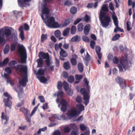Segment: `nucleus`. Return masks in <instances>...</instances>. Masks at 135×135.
<instances>
[{"label":"nucleus","mask_w":135,"mask_h":135,"mask_svg":"<svg viewBox=\"0 0 135 135\" xmlns=\"http://www.w3.org/2000/svg\"><path fill=\"white\" fill-rule=\"evenodd\" d=\"M53 135H61V133L59 131L57 130L54 133Z\"/></svg>","instance_id":"obj_64"},{"label":"nucleus","mask_w":135,"mask_h":135,"mask_svg":"<svg viewBox=\"0 0 135 135\" xmlns=\"http://www.w3.org/2000/svg\"><path fill=\"white\" fill-rule=\"evenodd\" d=\"M1 118L2 119H5L6 120V122L4 123V124H6L9 120L8 117L4 115V112H2V113Z\"/></svg>","instance_id":"obj_22"},{"label":"nucleus","mask_w":135,"mask_h":135,"mask_svg":"<svg viewBox=\"0 0 135 135\" xmlns=\"http://www.w3.org/2000/svg\"><path fill=\"white\" fill-rule=\"evenodd\" d=\"M16 45L15 44H11V51L12 52L15 50L16 48Z\"/></svg>","instance_id":"obj_49"},{"label":"nucleus","mask_w":135,"mask_h":135,"mask_svg":"<svg viewBox=\"0 0 135 135\" xmlns=\"http://www.w3.org/2000/svg\"><path fill=\"white\" fill-rule=\"evenodd\" d=\"M22 79L19 80V84L23 87H25L27 85V83L28 82L27 74L23 75Z\"/></svg>","instance_id":"obj_11"},{"label":"nucleus","mask_w":135,"mask_h":135,"mask_svg":"<svg viewBox=\"0 0 135 135\" xmlns=\"http://www.w3.org/2000/svg\"><path fill=\"white\" fill-rule=\"evenodd\" d=\"M5 71L7 73L9 74H10L12 73V70L9 67L6 68L5 69Z\"/></svg>","instance_id":"obj_47"},{"label":"nucleus","mask_w":135,"mask_h":135,"mask_svg":"<svg viewBox=\"0 0 135 135\" xmlns=\"http://www.w3.org/2000/svg\"><path fill=\"white\" fill-rule=\"evenodd\" d=\"M91 59L90 56L88 52L87 53L86 56L85 57V60L86 61H89Z\"/></svg>","instance_id":"obj_58"},{"label":"nucleus","mask_w":135,"mask_h":135,"mask_svg":"<svg viewBox=\"0 0 135 135\" xmlns=\"http://www.w3.org/2000/svg\"><path fill=\"white\" fill-rule=\"evenodd\" d=\"M62 82L60 81H59L57 83V87L58 89L60 90L62 88Z\"/></svg>","instance_id":"obj_51"},{"label":"nucleus","mask_w":135,"mask_h":135,"mask_svg":"<svg viewBox=\"0 0 135 135\" xmlns=\"http://www.w3.org/2000/svg\"><path fill=\"white\" fill-rule=\"evenodd\" d=\"M68 116L72 118L75 117L76 115H78V112L76 110L74 109H71L70 111H69L67 113Z\"/></svg>","instance_id":"obj_13"},{"label":"nucleus","mask_w":135,"mask_h":135,"mask_svg":"<svg viewBox=\"0 0 135 135\" xmlns=\"http://www.w3.org/2000/svg\"><path fill=\"white\" fill-rule=\"evenodd\" d=\"M82 38L83 40L85 42H88L89 41V39L86 36H83Z\"/></svg>","instance_id":"obj_52"},{"label":"nucleus","mask_w":135,"mask_h":135,"mask_svg":"<svg viewBox=\"0 0 135 135\" xmlns=\"http://www.w3.org/2000/svg\"><path fill=\"white\" fill-rule=\"evenodd\" d=\"M40 105V103H38L37 105L35 106V107L34 108L33 110H32V112H31V114H30V117H31L35 113L36 111L37 110L38 108V106Z\"/></svg>","instance_id":"obj_33"},{"label":"nucleus","mask_w":135,"mask_h":135,"mask_svg":"<svg viewBox=\"0 0 135 135\" xmlns=\"http://www.w3.org/2000/svg\"><path fill=\"white\" fill-rule=\"evenodd\" d=\"M37 78L41 82L43 83H45L47 81V78L44 76H41L40 77L38 76Z\"/></svg>","instance_id":"obj_27"},{"label":"nucleus","mask_w":135,"mask_h":135,"mask_svg":"<svg viewBox=\"0 0 135 135\" xmlns=\"http://www.w3.org/2000/svg\"><path fill=\"white\" fill-rule=\"evenodd\" d=\"M3 32L5 35V36L6 38V41H11L13 40V36L12 35H11L12 31L10 29L5 27L4 28Z\"/></svg>","instance_id":"obj_9"},{"label":"nucleus","mask_w":135,"mask_h":135,"mask_svg":"<svg viewBox=\"0 0 135 135\" xmlns=\"http://www.w3.org/2000/svg\"><path fill=\"white\" fill-rule=\"evenodd\" d=\"M39 57H42L44 59H45V62L46 64L48 67L50 66L51 63L48 53H45L43 52H40L39 53Z\"/></svg>","instance_id":"obj_8"},{"label":"nucleus","mask_w":135,"mask_h":135,"mask_svg":"<svg viewBox=\"0 0 135 135\" xmlns=\"http://www.w3.org/2000/svg\"><path fill=\"white\" fill-rule=\"evenodd\" d=\"M63 77L65 78H68V73L66 71L62 73Z\"/></svg>","instance_id":"obj_63"},{"label":"nucleus","mask_w":135,"mask_h":135,"mask_svg":"<svg viewBox=\"0 0 135 135\" xmlns=\"http://www.w3.org/2000/svg\"><path fill=\"white\" fill-rule=\"evenodd\" d=\"M120 36V35L118 34H116L112 37V40L113 41H115L119 39Z\"/></svg>","instance_id":"obj_36"},{"label":"nucleus","mask_w":135,"mask_h":135,"mask_svg":"<svg viewBox=\"0 0 135 135\" xmlns=\"http://www.w3.org/2000/svg\"><path fill=\"white\" fill-rule=\"evenodd\" d=\"M84 81L85 83V86L86 89L85 88H81L80 92L83 95V99L85 101L84 103L86 106L89 101L90 88L89 85V82L86 78H85L84 79Z\"/></svg>","instance_id":"obj_1"},{"label":"nucleus","mask_w":135,"mask_h":135,"mask_svg":"<svg viewBox=\"0 0 135 135\" xmlns=\"http://www.w3.org/2000/svg\"><path fill=\"white\" fill-rule=\"evenodd\" d=\"M31 0H18L19 6L21 7H25V2H29Z\"/></svg>","instance_id":"obj_19"},{"label":"nucleus","mask_w":135,"mask_h":135,"mask_svg":"<svg viewBox=\"0 0 135 135\" xmlns=\"http://www.w3.org/2000/svg\"><path fill=\"white\" fill-rule=\"evenodd\" d=\"M90 131L89 128H88L86 129V131L84 133L81 134L80 135H90Z\"/></svg>","instance_id":"obj_55"},{"label":"nucleus","mask_w":135,"mask_h":135,"mask_svg":"<svg viewBox=\"0 0 135 135\" xmlns=\"http://www.w3.org/2000/svg\"><path fill=\"white\" fill-rule=\"evenodd\" d=\"M70 62L72 65L75 66L76 65L77 61L76 59L74 58H72L70 60Z\"/></svg>","instance_id":"obj_41"},{"label":"nucleus","mask_w":135,"mask_h":135,"mask_svg":"<svg viewBox=\"0 0 135 135\" xmlns=\"http://www.w3.org/2000/svg\"><path fill=\"white\" fill-rule=\"evenodd\" d=\"M54 34L56 37L59 38L61 35L60 31L59 30L55 31L54 32Z\"/></svg>","instance_id":"obj_39"},{"label":"nucleus","mask_w":135,"mask_h":135,"mask_svg":"<svg viewBox=\"0 0 135 135\" xmlns=\"http://www.w3.org/2000/svg\"><path fill=\"white\" fill-rule=\"evenodd\" d=\"M47 39V34H43L41 37V41L42 42H43Z\"/></svg>","instance_id":"obj_30"},{"label":"nucleus","mask_w":135,"mask_h":135,"mask_svg":"<svg viewBox=\"0 0 135 135\" xmlns=\"http://www.w3.org/2000/svg\"><path fill=\"white\" fill-rule=\"evenodd\" d=\"M20 111L22 112L24 114V115L29 114L30 111L27 108H25L24 107H22L20 109Z\"/></svg>","instance_id":"obj_20"},{"label":"nucleus","mask_w":135,"mask_h":135,"mask_svg":"<svg viewBox=\"0 0 135 135\" xmlns=\"http://www.w3.org/2000/svg\"><path fill=\"white\" fill-rule=\"evenodd\" d=\"M99 18L102 26L105 27L108 26L111 21L110 17L108 16H106L105 13L101 11L100 13Z\"/></svg>","instance_id":"obj_3"},{"label":"nucleus","mask_w":135,"mask_h":135,"mask_svg":"<svg viewBox=\"0 0 135 135\" xmlns=\"http://www.w3.org/2000/svg\"><path fill=\"white\" fill-rule=\"evenodd\" d=\"M115 81L118 83L122 89H126L127 87L126 80L123 78L118 76L115 79Z\"/></svg>","instance_id":"obj_7"},{"label":"nucleus","mask_w":135,"mask_h":135,"mask_svg":"<svg viewBox=\"0 0 135 135\" xmlns=\"http://www.w3.org/2000/svg\"><path fill=\"white\" fill-rule=\"evenodd\" d=\"M15 68L16 71L20 73L21 74H22L23 73L25 75L27 74V66L21 64H18L15 66Z\"/></svg>","instance_id":"obj_6"},{"label":"nucleus","mask_w":135,"mask_h":135,"mask_svg":"<svg viewBox=\"0 0 135 135\" xmlns=\"http://www.w3.org/2000/svg\"><path fill=\"white\" fill-rule=\"evenodd\" d=\"M57 119V117L56 115H51L49 118V119L50 121L54 122L55 121V120Z\"/></svg>","instance_id":"obj_32"},{"label":"nucleus","mask_w":135,"mask_h":135,"mask_svg":"<svg viewBox=\"0 0 135 135\" xmlns=\"http://www.w3.org/2000/svg\"><path fill=\"white\" fill-rule=\"evenodd\" d=\"M75 79L77 81H75V83L76 84H78L80 81L81 80L83 76L81 75L78 74L76 75L75 76Z\"/></svg>","instance_id":"obj_23"},{"label":"nucleus","mask_w":135,"mask_h":135,"mask_svg":"<svg viewBox=\"0 0 135 135\" xmlns=\"http://www.w3.org/2000/svg\"><path fill=\"white\" fill-rule=\"evenodd\" d=\"M64 94V92L62 91H59L57 94L58 98H62L63 97Z\"/></svg>","instance_id":"obj_48"},{"label":"nucleus","mask_w":135,"mask_h":135,"mask_svg":"<svg viewBox=\"0 0 135 135\" xmlns=\"http://www.w3.org/2000/svg\"><path fill=\"white\" fill-rule=\"evenodd\" d=\"M46 3L44 5V7L42 8V15L43 16V15L46 14V15H47V14H49V10L48 8L47 7H46Z\"/></svg>","instance_id":"obj_16"},{"label":"nucleus","mask_w":135,"mask_h":135,"mask_svg":"<svg viewBox=\"0 0 135 135\" xmlns=\"http://www.w3.org/2000/svg\"><path fill=\"white\" fill-rule=\"evenodd\" d=\"M113 63L115 64H117L118 63L119 59L116 56L114 57L113 58Z\"/></svg>","instance_id":"obj_42"},{"label":"nucleus","mask_w":135,"mask_h":135,"mask_svg":"<svg viewBox=\"0 0 135 135\" xmlns=\"http://www.w3.org/2000/svg\"><path fill=\"white\" fill-rule=\"evenodd\" d=\"M118 31H119L122 32H124L123 30L119 27L118 26L116 27L114 30V32L115 33H117Z\"/></svg>","instance_id":"obj_43"},{"label":"nucleus","mask_w":135,"mask_h":135,"mask_svg":"<svg viewBox=\"0 0 135 135\" xmlns=\"http://www.w3.org/2000/svg\"><path fill=\"white\" fill-rule=\"evenodd\" d=\"M29 114L28 115H25V117L26 120L27 121V122H30L31 121V118L30 117H29Z\"/></svg>","instance_id":"obj_57"},{"label":"nucleus","mask_w":135,"mask_h":135,"mask_svg":"<svg viewBox=\"0 0 135 135\" xmlns=\"http://www.w3.org/2000/svg\"><path fill=\"white\" fill-rule=\"evenodd\" d=\"M78 68L79 71L82 72L83 71V65L81 62H79L78 64Z\"/></svg>","instance_id":"obj_21"},{"label":"nucleus","mask_w":135,"mask_h":135,"mask_svg":"<svg viewBox=\"0 0 135 135\" xmlns=\"http://www.w3.org/2000/svg\"><path fill=\"white\" fill-rule=\"evenodd\" d=\"M4 95L5 97H7V98H4L3 101L4 103V105L6 107H8L10 109L11 108L12 103L10 100L12 99V96L7 92H5L4 93Z\"/></svg>","instance_id":"obj_5"},{"label":"nucleus","mask_w":135,"mask_h":135,"mask_svg":"<svg viewBox=\"0 0 135 135\" xmlns=\"http://www.w3.org/2000/svg\"><path fill=\"white\" fill-rule=\"evenodd\" d=\"M80 128L81 130L84 131L85 130H86V129L88 128H86V127L85 126L84 124H81L80 126Z\"/></svg>","instance_id":"obj_54"},{"label":"nucleus","mask_w":135,"mask_h":135,"mask_svg":"<svg viewBox=\"0 0 135 135\" xmlns=\"http://www.w3.org/2000/svg\"><path fill=\"white\" fill-rule=\"evenodd\" d=\"M40 102L41 103H44L45 102V100L44 97L42 96H40L38 97Z\"/></svg>","instance_id":"obj_53"},{"label":"nucleus","mask_w":135,"mask_h":135,"mask_svg":"<svg viewBox=\"0 0 135 135\" xmlns=\"http://www.w3.org/2000/svg\"><path fill=\"white\" fill-rule=\"evenodd\" d=\"M18 30L20 32V37L22 40L25 38L24 32L23 31V27L22 26H21L19 27Z\"/></svg>","instance_id":"obj_15"},{"label":"nucleus","mask_w":135,"mask_h":135,"mask_svg":"<svg viewBox=\"0 0 135 135\" xmlns=\"http://www.w3.org/2000/svg\"><path fill=\"white\" fill-rule=\"evenodd\" d=\"M45 70L42 69H39L37 73V74L38 75H44L45 74Z\"/></svg>","instance_id":"obj_40"},{"label":"nucleus","mask_w":135,"mask_h":135,"mask_svg":"<svg viewBox=\"0 0 135 135\" xmlns=\"http://www.w3.org/2000/svg\"><path fill=\"white\" fill-rule=\"evenodd\" d=\"M83 28V25L82 23H79L78 26V30L79 32L82 31Z\"/></svg>","instance_id":"obj_34"},{"label":"nucleus","mask_w":135,"mask_h":135,"mask_svg":"<svg viewBox=\"0 0 135 135\" xmlns=\"http://www.w3.org/2000/svg\"><path fill=\"white\" fill-rule=\"evenodd\" d=\"M70 11L71 14H75L77 12V9L75 7H71Z\"/></svg>","instance_id":"obj_29"},{"label":"nucleus","mask_w":135,"mask_h":135,"mask_svg":"<svg viewBox=\"0 0 135 135\" xmlns=\"http://www.w3.org/2000/svg\"><path fill=\"white\" fill-rule=\"evenodd\" d=\"M71 20L70 19L65 20L62 25L64 27H66L71 22Z\"/></svg>","instance_id":"obj_37"},{"label":"nucleus","mask_w":135,"mask_h":135,"mask_svg":"<svg viewBox=\"0 0 135 135\" xmlns=\"http://www.w3.org/2000/svg\"><path fill=\"white\" fill-rule=\"evenodd\" d=\"M90 46L92 49H94L95 46V42L93 40H91L90 42Z\"/></svg>","instance_id":"obj_45"},{"label":"nucleus","mask_w":135,"mask_h":135,"mask_svg":"<svg viewBox=\"0 0 135 135\" xmlns=\"http://www.w3.org/2000/svg\"><path fill=\"white\" fill-rule=\"evenodd\" d=\"M102 10L104 11L108 12L109 11L108 9L106 4L104 5L102 8Z\"/></svg>","instance_id":"obj_46"},{"label":"nucleus","mask_w":135,"mask_h":135,"mask_svg":"<svg viewBox=\"0 0 135 135\" xmlns=\"http://www.w3.org/2000/svg\"><path fill=\"white\" fill-rule=\"evenodd\" d=\"M67 91L66 93L67 95H68L71 96L73 93V90L71 89H69L68 90H66Z\"/></svg>","instance_id":"obj_50"},{"label":"nucleus","mask_w":135,"mask_h":135,"mask_svg":"<svg viewBox=\"0 0 135 135\" xmlns=\"http://www.w3.org/2000/svg\"><path fill=\"white\" fill-rule=\"evenodd\" d=\"M74 80V77L73 75H70L68 78V81L70 83H72L73 82Z\"/></svg>","instance_id":"obj_31"},{"label":"nucleus","mask_w":135,"mask_h":135,"mask_svg":"<svg viewBox=\"0 0 135 135\" xmlns=\"http://www.w3.org/2000/svg\"><path fill=\"white\" fill-rule=\"evenodd\" d=\"M78 109L79 110L78 111V115H79L80 113L84 109V106L81 104H79L76 105Z\"/></svg>","instance_id":"obj_17"},{"label":"nucleus","mask_w":135,"mask_h":135,"mask_svg":"<svg viewBox=\"0 0 135 135\" xmlns=\"http://www.w3.org/2000/svg\"><path fill=\"white\" fill-rule=\"evenodd\" d=\"M10 50V46L9 45L7 44L5 46L3 50V52L5 54L8 53Z\"/></svg>","instance_id":"obj_25"},{"label":"nucleus","mask_w":135,"mask_h":135,"mask_svg":"<svg viewBox=\"0 0 135 135\" xmlns=\"http://www.w3.org/2000/svg\"><path fill=\"white\" fill-rule=\"evenodd\" d=\"M41 16L42 19L44 20V22L46 25L48 27L51 28H57L59 27V23L55 21L54 17H49L47 15H46L45 18L43 15H41Z\"/></svg>","instance_id":"obj_2"},{"label":"nucleus","mask_w":135,"mask_h":135,"mask_svg":"<svg viewBox=\"0 0 135 135\" xmlns=\"http://www.w3.org/2000/svg\"><path fill=\"white\" fill-rule=\"evenodd\" d=\"M64 5L66 6H69L71 4V2L69 0H65Z\"/></svg>","instance_id":"obj_59"},{"label":"nucleus","mask_w":135,"mask_h":135,"mask_svg":"<svg viewBox=\"0 0 135 135\" xmlns=\"http://www.w3.org/2000/svg\"><path fill=\"white\" fill-rule=\"evenodd\" d=\"M128 64V61L126 60H122L120 61V64L118 65V67L119 69L120 72H122L123 71V68L125 70H126L127 68Z\"/></svg>","instance_id":"obj_10"},{"label":"nucleus","mask_w":135,"mask_h":135,"mask_svg":"<svg viewBox=\"0 0 135 135\" xmlns=\"http://www.w3.org/2000/svg\"><path fill=\"white\" fill-rule=\"evenodd\" d=\"M59 54L60 59L62 61L64 60L65 59V58L68 56L67 52L63 49H61L60 52Z\"/></svg>","instance_id":"obj_14"},{"label":"nucleus","mask_w":135,"mask_h":135,"mask_svg":"<svg viewBox=\"0 0 135 135\" xmlns=\"http://www.w3.org/2000/svg\"><path fill=\"white\" fill-rule=\"evenodd\" d=\"M130 22L129 21H127V28L128 31H129L131 29V28L130 27Z\"/></svg>","instance_id":"obj_56"},{"label":"nucleus","mask_w":135,"mask_h":135,"mask_svg":"<svg viewBox=\"0 0 135 135\" xmlns=\"http://www.w3.org/2000/svg\"><path fill=\"white\" fill-rule=\"evenodd\" d=\"M24 28L25 30L28 31L29 29V27L28 25L26 23H25L24 25Z\"/></svg>","instance_id":"obj_60"},{"label":"nucleus","mask_w":135,"mask_h":135,"mask_svg":"<svg viewBox=\"0 0 135 135\" xmlns=\"http://www.w3.org/2000/svg\"><path fill=\"white\" fill-rule=\"evenodd\" d=\"M70 29V28H67L65 29L63 32V35L64 36H67L69 33Z\"/></svg>","instance_id":"obj_28"},{"label":"nucleus","mask_w":135,"mask_h":135,"mask_svg":"<svg viewBox=\"0 0 135 135\" xmlns=\"http://www.w3.org/2000/svg\"><path fill=\"white\" fill-rule=\"evenodd\" d=\"M17 51L20 54L21 60L22 63L24 62L27 58V53L26 50L22 45H18Z\"/></svg>","instance_id":"obj_4"},{"label":"nucleus","mask_w":135,"mask_h":135,"mask_svg":"<svg viewBox=\"0 0 135 135\" xmlns=\"http://www.w3.org/2000/svg\"><path fill=\"white\" fill-rule=\"evenodd\" d=\"M63 86L64 89L67 90L69 88V85L68 83L66 81H64L63 82Z\"/></svg>","instance_id":"obj_38"},{"label":"nucleus","mask_w":135,"mask_h":135,"mask_svg":"<svg viewBox=\"0 0 135 135\" xmlns=\"http://www.w3.org/2000/svg\"><path fill=\"white\" fill-rule=\"evenodd\" d=\"M17 64V61L15 60H12L10 61L8 64L9 66H12Z\"/></svg>","instance_id":"obj_44"},{"label":"nucleus","mask_w":135,"mask_h":135,"mask_svg":"<svg viewBox=\"0 0 135 135\" xmlns=\"http://www.w3.org/2000/svg\"><path fill=\"white\" fill-rule=\"evenodd\" d=\"M64 68L66 70H68L70 68L69 62V61L64 62L63 64Z\"/></svg>","instance_id":"obj_26"},{"label":"nucleus","mask_w":135,"mask_h":135,"mask_svg":"<svg viewBox=\"0 0 135 135\" xmlns=\"http://www.w3.org/2000/svg\"><path fill=\"white\" fill-rule=\"evenodd\" d=\"M76 31V27L74 26H72L71 29V34H74Z\"/></svg>","instance_id":"obj_35"},{"label":"nucleus","mask_w":135,"mask_h":135,"mask_svg":"<svg viewBox=\"0 0 135 135\" xmlns=\"http://www.w3.org/2000/svg\"><path fill=\"white\" fill-rule=\"evenodd\" d=\"M40 58L37 59V61L38 64V67H42V65L43 64V60L44 59L42 57H40Z\"/></svg>","instance_id":"obj_24"},{"label":"nucleus","mask_w":135,"mask_h":135,"mask_svg":"<svg viewBox=\"0 0 135 135\" xmlns=\"http://www.w3.org/2000/svg\"><path fill=\"white\" fill-rule=\"evenodd\" d=\"M90 30V25L89 24H87L85 25L84 29V33L86 35H88Z\"/></svg>","instance_id":"obj_18"},{"label":"nucleus","mask_w":135,"mask_h":135,"mask_svg":"<svg viewBox=\"0 0 135 135\" xmlns=\"http://www.w3.org/2000/svg\"><path fill=\"white\" fill-rule=\"evenodd\" d=\"M9 61V59L8 58H7L5 59L2 62L3 65H6L8 62Z\"/></svg>","instance_id":"obj_62"},{"label":"nucleus","mask_w":135,"mask_h":135,"mask_svg":"<svg viewBox=\"0 0 135 135\" xmlns=\"http://www.w3.org/2000/svg\"><path fill=\"white\" fill-rule=\"evenodd\" d=\"M76 102L78 103H81L82 101V99L79 96H78L76 99Z\"/></svg>","instance_id":"obj_61"},{"label":"nucleus","mask_w":135,"mask_h":135,"mask_svg":"<svg viewBox=\"0 0 135 135\" xmlns=\"http://www.w3.org/2000/svg\"><path fill=\"white\" fill-rule=\"evenodd\" d=\"M60 103L61 105V110L64 112H66L67 110V105L68 104L67 101L64 99H62L61 100Z\"/></svg>","instance_id":"obj_12"}]
</instances>
